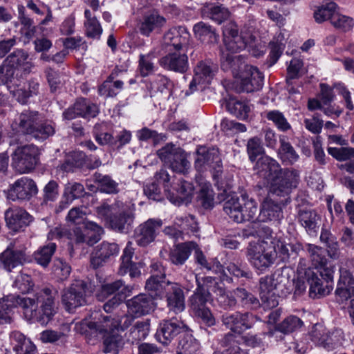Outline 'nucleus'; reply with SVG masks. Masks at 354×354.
<instances>
[{
    "mask_svg": "<svg viewBox=\"0 0 354 354\" xmlns=\"http://www.w3.org/2000/svg\"><path fill=\"white\" fill-rule=\"evenodd\" d=\"M55 293L44 288L34 298L10 295L0 299V325L10 324L12 321V308L21 306L25 318L32 322L46 324L55 313Z\"/></svg>",
    "mask_w": 354,
    "mask_h": 354,
    "instance_id": "1",
    "label": "nucleus"
},
{
    "mask_svg": "<svg viewBox=\"0 0 354 354\" xmlns=\"http://www.w3.org/2000/svg\"><path fill=\"white\" fill-rule=\"evenodd\" d=\"M254 169L270 185V192L278 196H288L297 187L299 174L296 170H282L277 161L268 156H261Z\"/></svg>",
    "mask_w": 354,
    "mask_h": 354,
    "instance_id": "2",
    "label": "nucleus"
},
{
    "mask_svg": "<svg viewBox=\"0 0 354 354\" xmlns=\"http://www.w3.org/2000/svg\"><path fill=\"white\" fill-rule=\"evenodd\" d=\"M292 283L286 270H277L271 275L263 277L259 280V294L261 300L268 308L276 307L279 302L277 297L286 296L292 289Z\"/></svg>",
    "mask_w": 354,
    "mask_h": 354,
    "instance_id": "3",
    "label": "nucleus"
},
{
    "mask_svg": "<svg viewBox=\"0 0 354 354\" xmlns=\"http://www.w3.org/2000/svg\"><path fill=\"white\" fill-rule=\"evenodd\" d=\"M246 257L251 266L262 273L274 264L277 252L267 236L264 239L250 242L247 248Z\"/></svg>",
    "mask_w": 354,
    "mask_h": 354,
    "instance_id": "4",
    "label": "nucleus"
},
{
    "mask_svg": "<svg viewBox=\"0 0 354 354\" xmlns=\"http://www.w3.org/2000/svg\"><path fill=\"white\" fill-rule=\"evenodd\" d=\"M119 203L112 205H102L97 207V216L113 230L127 233L132 227L134 214L127 208L119 209Z\"/></svg>",
    "mask_w": 354,
    "mask_h": 354,
    "instance_id": "5",
    "label": "nucleus"
},
{
    "mask_svg": "<svg viewBox=\"0 0 354 354\" xmlns=\"http://www.w3.org/2000/svg\"><path fill=\"white\" fill-rule=\"evenodd\" d=\"M224 212L236 223L256 219L258 213L257 203L246 195H242L241 202L238 198L227 199L223 205Z\"/></svg>",
    "mask_w": 354,
    "mask_h": 354,
    "instance_id": "6",
    "label": "nucleus"
},
{
    "mask_svg": "<svg viewBox=\"0 0 354 354\" xmlns=\"http://www.w3.org/2000/svg\"><path fill=\"white\" fill-rule=\"evenodd\" d=\"M157 155L174 172L185 174L190 168L187 153L173 143L162 147L157 151Z\"/></svg>",
    "mask_w": 354,
    "mask_h": 354,
    "instance_id": "7",
    "label": "nucleus"
},
{
    "mask_svg": "<svg viewBox=\"0 0 354 354\" xmlns=\"http://www.w3.org/2000/svg\"><path fill=\"white\" fill-rule=\"evenodd\" d=\"M37 147L31 145L19 146L12 154V167L19 174L28 173L35 169L39 160Z\"/></svg>",
    "mask_w": 354,
    "mask_h": 354,
    "instance_id": "8",
    "label": "nucleus"
},
{
    "mask_svg": "<svg viewBox=\"0 0 354 354\" xmlns=\"http://www.w3.org/2000/svg\"><path fill=\"white\" fill-rule=\"evenodd\" d=\"M194 166L199 171L212 169L214 179L218 182L221 178L222 163L219 152L216 149H207L205 147H199L196 151Z\"/></svg>",
    "mask_w": 354,
    "mask_h": 354,
    "instance_id": "9",
    "label": "nucleus"
},
{
    "mask_svg": "<svg viewBox=\"0 0 354 354\" xmlns=\"http://www.w3.org/2000/svg\"><path fill=\"white\" fill-rule=\"evenodd\" d=\"M91 291L82 281H77L63 292L62 301L67 311L71 312L77 307L85 305Z\"/></svg>",
    "mask_w": 354,
    "mask_h": 354,
    "instance_id": "10",
    "label": "nucleus"
},
{
    "mask_svg": "<svg viewBox=\"0 0 354 354\" xmlns=\"http://www.w3.org/2000/svg\"><path fill=\"white\" fill-rule=\"evenodd\" d=\"M238 92L252 93L261 90L263 85V75L255 66H245L238 77Z\"/></svg>",
    "mask_w": 354,
    "mask_h": 354,
    "instance_id": "11",
    "label": "nucleus"
},
{
    "mask_svg": "<svg viewBox=\"0 0 354 354\" xmlns=\"http://www.w3.org/2000/svg\"><path fill=\"white\" fill-rule=\"evenodd\" d=\"M257 317L249 313H225L221 317L223 324L234 334L241 335L252 327ZM232 334V333H230Z\"/></svg>",
    "mask_w": 354,
    "mask_h": 354,
    "instance_id": "12",
    "label": "nucleus"
},
{
    "mask_svg": "<svg viewBox=\"0 0 354 354\" xmlns=\"http://www.w3.org/2000/svg\"><path fill=\"white\" fill-rule=\"evenodd\" d=\"M189 330L187 326L176 317L163 320L156 333V339L161 344L167 345L177 335Z\"/></svg>",
    "mask_w": 354,
    "mask_h": 354,
    "instance_id": "13",
    "label": "nucleus"
},
{
    "mask_svg": "<svg viewBox=\"0 0 354 354\" xmlns=\"http://www.w3.org/2000/svg\"><path fill=\"white\" fill-rule=\"evenodd\" d=\"M37 192L38 189L35 182L28 177L24 176L10 185L7 196L12 201L29 200Z\"/></svg>",
    "mask_w": 354,
    "mask_h": 354,
    "instance_id": "14",
    "label": "nucleus"
},
{
    "mask_svg": "<svg viewBox=\"0 0 354 354\" xmlns=\"http://www.w3.org/2000/svg\"><path fill=\"white\" fill-rule=\"evenodd\" d=\"M224 51L231 54H236L248 46L245 37L239 35L237 26L234 23H228L224 26L223 30Z\"/></svg>",
    "mask_w": 354,
    "mask_h": 354,
    "instance_id": "15",
    "label": "nucleus"
},
{
    "mask_svg": "<svg viewBox=\"0 0 354 354\" xmlns=\"http://www.w3.org/2000/svg\"><path fill=\"white\" fill-rule=\"evenodd\" d=\"M217 71L216 65L211 62L201 61L198 62L194 68V75L186 95L193 93L196 90L197 84H209Z\"/></svg>",
    "mask_w": 354,
    "mask_h": 354,
    "instance_id": "16",
    "label": "nucleus"
},
{
    "mask_svg": "<svg viewBox=\"0 0 354 354\" xmlns=\"http://www.w3.org/2000/svg\"><path fill=\"white\" fill-rule=\"evenodd\" d=\"M129 315L139 317L152 313L156 308L154 298L147 294L138 295L126 303Z\"/></svg>",
    "mask_w": 354,
    "mask_h": 354,
    "instance_id": "17",
    "label": "nucleus"
},
{
    "mask_svg": "<svg viewBox=\"0 0 354 354\" xmlns=\"http://www.w3.org/2000/svg\"><path fill=\"white\" fill-rule=\"evenodd\" d=\"M165 297L169 311L178 314L185 309V294L179 283L167 281Z\"/></svg>",
    "mask_w": 354,
    "mask_h": 354,
    "instance_id": "18",
    "label": "nucleus"
},
{
    "mask_svg": "<svg viewBox=\"0 0 354 354\" xmlns=\"http://www.w3.org/2000/svg\"><path fill=\"white\" fill-rule=\"evenodd\" d=\"M162 225V221L159 218H149L140 224L135 230V239L140 246H147L153 242Z\"/></svg>",
    "mask_w": 354,
    "mask_h": 354,
    "instance_id": "19",
    "label": "nucleus"
},
{
    "mask_svg": "<svg viewBox=\"0 0 354 354\" xmlns=\"http://www.w3.org/2000/svg\"><path fill=\"white\" fill-rule=\"evenodd\" d=\"M160 65L165 69L183 73L189 68L188 57L186 50L170 52L159 59Z\"/></svg>",
    "mask_w": 354,
    "mask_h": 354,
    "instance_id": "20",
    "label": "nucleus"
},
{
    "mask_svg": "<svg viewBox=\"0 0 354 354\" xmlns=\"http://www.w3.org/2000/svg\"><path fill=\"white\" fill-rule=\"evenodd\" d=\"M26 261L25 252L22 250H16L12 243L0 254V267L8 272H11L15 268L23 265Z\"/></svg>",
    "mask_w": 354,
    "mask_h": 354,
    "instance_id": "21",
    "label": "nucleus"
},
{
    "mask_svg": "<svg viewBox=\"0 0 354 354\" xmlns=\"http://www.w3.org/2000/svg\"><path fill=\"white\" fill-rule=\"evenodd\" d=\"M133 315H125L119 321L113 318L111 315L102 316L97 323H90L89 327L94 328L100 333L113 332L115 330H124L132 323Z\"/></svg>",
    "mask_w": 354,
    "mask_h": 354,
    "instance_id": "22",
    "label": "nucleus"
},
{
    "mask_svg": "<svg viewBox=\"0 0 354 354\" xmlns=\"http://www.w3.org/2000/svg\"><path fill=\"white\" fill-rule=\"evenodd\" d=\"M335 293L339 302L354 296V277L346 268H339V278Z\"/></svg>",
    "mask_w": 354,
    "mask_h": 354,
    "instance_id": "23",
    "label": "nucleus"
},
{
    "mask_svg": "<svg viewBox=\"0 0 354 354\" xmlns=\"http://www.w3.org/2000/svg\"><path fill=\"white\" fill-rule=\"evenodd\" d=\"M39 88V84L35 80L19 84L11 83L8 86L10 93L21 104L26 103L30 97L37 95Z\"/></svg>",
    "mask_w": 354,
    "mask_h": 354,
    "instance_id": "24",
    "label": "nucleus"
},
{
    "mask_svg": "<svg viewBox=\"0 0 354 354\" xmlns=\"http://www.w3.org/2000/svg\"><path fill=\"white\" fill-rule=\"evenodd\" d=\"M37 120V112L25 111L15 116L11 123V127L17 133L31 136Z\"/></svg>",
    "mask_w": 354,
    "mask_h": 354,
    "instance_id": "25",
    "label": "nucleus"
},
{
    "mask_svg": "<svg viewBox=\"0 0 354 354\" xmlns=\"http://www.w3.org/2000/svg\"><path fill=\"white\" fill-rule=\"evenodd\" d=\"M305 277L309 286V296L313 299L329 295L333 289L332 284H324L321 279L310 269L305 272Z\"/></svg>",
    "mask_w": 354,
    "mask_h": 354,
    "instance_id": "26",
    "label": "nucleus"
},
{
    "mask_svg": "<svg viewBox=\"0 0 354 354\" xmlns=\"http://www.w3.org/2000/svg\"><path fill=\"white\" fill-rule=\"evenodd\" d=\"M189 39V34L183 27L171 28L164 35L165 45L174 47L175 50H186Z\"/></svg>",
    "mask_w": 354,
    "mask_h": 354,
    "instance_id": "27",
    "label": "nucleus"
},
{
    "mask_svg": "<svg viewBox=\"0 0 354 354\" xmlns=\"http://www.w3.org/2000/svg\"><path fill=\"white\" fill-rule=\"evenodd\" d=\"M221 66L225 71H230L234 77H238L245 66L243 55H236L221 50Z\"/></svg>",
    "mask_w": 354,
    "mask_h": 354,
    "instance_id": "28",
    "label": "nucleus"
},
{
    "mask_svg": "<svg viewBox=\"0 0 354 354\" xmlns=\"http://www.w3.org/2000/svg\"><path fill=\"white\" fill-rule=\"evenodd\" d=\"M4 66L10 69H17L30 73L33 67L31 59L28 53L21 49H17L10 54L4 60Z\"/></svg>",
    "mask_w": 354,
    "mask_h": 354,
    "instance_id": "29",
    "label": "nucleus"
},
{
    "mask_svg": "<svg viewBox=\"0 0 354 354\" xmlns=\"http://www.w3.org/2000/svg\"><path fill=\"white\" fill-rule=\"evenodd\" d=\"M5 219L8 226L15 231L28 225L32 221L31 216L20 207L8 209L5 213Z\"/></svg>",
    "mask_w": 354,
    "mask_h": 354,
    "instance_id": "30",
    "label": "nucleus"
},
{
    "mask_svg": "<svg viewBox=\"0 0 354 354\" xmlns=\"http://www.w3.org/2000/svg\"><path fill=\"white\" fill-rule=\"evenodd\" d=\"M283 217L282 202H274L269 198H266L263 201L258 216V218L260 221L279 222Z\"/></svg>",
    "mask_w": 354,
    "mask_h": 354,
    "instance_id": "31",
    "label": "nucleus"
},
{
    "mask_svg": "<svg viewBox=\"0 0 354 354\" xmlns=\"http://www.w3.org/2000/svg\"><path fill=\"white\" fill-rule=\"evenodd\" d=\"M166 24V19L156 10L146 13L139 26L140 33L149 36L153 31H159Z\"/></svg>",
    "mask_w": 354,
    "mask_h": 354,
    "instance_id": "32",
    "label": "nucleus"
},
{
    "mask_svg": "<svg viewBox=\"0 0 354 354\" xmlns=\"http://www.w3.org/2000/svg\"><path fill=\"white\" fill-rule=\"evenodd\" d=\"M167 281H165V269L162 265L158 263L151 265V276L146 281V289L160 295L162 291L165 292V286Z\"/></svg>",
    "mask_w": 354,
    "mask_h": 354,
    "instance_id": "33",
    "label": "nucleus"
},
{
    "mask_svg": "<svg viewBox=\"0 0 354 354\" xmlns=\"http://www.w3.org/2000/svg\"><path fill=\"white\" fill-rule=\"evenodd\" d=\"M197 288L194 294L189 298V306L192 312L195 315L205 308H207L206 304L211 300L210 293L200 284V278L196 275Z\"/></svg>",
    "mask_w": 354,
    "mask_h": 354,
    "instance_id": "34",
    "label": "nucleus"
},
{
    "mask_svg": "<svg viewBox=\"0 0 354 354\" xmlns=\"http://www.w3.org/2000/svg\"><path fill=\"white\" fill-rule=\"evenodd\" d=\"M118 245L115 243L103 242L99 245L93 253L91 263L94 268L101 266L111 257L118 254Z\"/></svg>",
    "mask_w": 354,
    "mask_h": 354,
    "instance_id": "35",
    "label": "nucleus"
},
{
    "mask_svg": "<svg viewBox=\"0 0 354 354\" xmlns=\"http://www.w3.org/2000/svg\"><path fill=\"white\" fill-rule=\"evenodd\" d=\"M103 230L99 225L89 223L86 225L84 232L79 227L74 229L75 242L77 243L86 242L89 245H93L100 239Z\"/></svg>",
    "mask_w": 354,
    "mask_h": 354,
    "instance_id": "36",
    "label": "nucleus"
},
{
    "mask_svg": "<svg viewBox=\"0 0 354 354\" xmlns=\"http://www.w3.org/2000/svg\"><path fill=\"white\" fill-rule=\"evenodd\" d=\"M194 194L193 185L186 180H180L172 192H169L168 198L176 205L189 203Z\"/></svg>",
    "mask_w": 354,
    "mask_h": 354,
    "instance_id": "37",
    "label": "nucleus"
},
{
    "mask_svg": "<svg viewBox=\"0 0 354 354\" xmlns=\"http://www.w3.org/2000/svg\"><path fill=\"white\" fill-rule=\"evenodd\" d=\"M84 194L85 189L82 184L77 182H68L64 186L63 193L65 201L60 202L59 210L62 211L75 199L84 196Z\"/></svg>",
    "mask_w": 354,
    "mask_h": 354,
    "instance_id": "38",
    "label": "nucleus"
},
{
    "mask_svg": "<svg viewBox=\"0 0 354 354\" xmlns=\"http://www.w3.org/2000/svg\"><path fill=\"white\" fill-rule=\"evenodd\" d=\"M10 339L16 354H35L36 346L20 332H12Z\"/></svg>",
    "mask_w": 354,
    "mask_h": 354,
    "instance_id": "39",
    "label": "nucleus"
},
{
    "mask_svg": "<svg viewBox=\"0 0 354 354\" xmlns=\"http://www.w3.org/2000/svg\"><path fill=\"white\" fill-rule=\"evenodd\" d=\"M117 73L112 72L107 79L99 87L98 91L100 95L108 97L116 96L123 88L122 81L117 80Z\"/></svg>",
    "mask_w": 354,
    "mask_h": 354,
    "instance_id": "40",
    "label": "nucleus"
},
{
    "mask_svg": "<svg viewBox=\"0 0 354 354\" xmlns=\"http://www.w3.org/2000/svg\"><path fill=\"white\" fill-rule=\"evenodd\" d=\"M197 245L192 241L177 245L170 252L171 262L175 265H183L189 257L191 251Z\"/></svg>",
    "mask_w": 354,
    "mask_h": 354,
    "instance_id": "41",
    "label": "nucleus"
},
{
    "mask_svg": "<svg viewBox=\"0 0 354 354\" xmlns=\"http://www.w3.org/2000/svg\"><path fill=\"white\" fill-rule=\"evenodd\" d=\"M279 142L280 146L277 151L278 157L286 165H294L299 159V154L284 136L280 138Z\"/></svg>",
    "mask_w": 354,
    "mask_h": 354,
    "instance_id": "42",
    "label": "nucleus"
},
{
    "mask_svg": "<svg viewBox=\"0 0 354 354\" xmlns=\"http://www.w3.org/2000/svg\"><path fill=\"white\" fill-rule=\"evenodd\" d=\"M319 220V216L313 209H302L298 212V221L308 233L317 231Z\"/></svg>",
    "mask_w": 354,
    "mask_h": 354,
    "instance_id": "43",
    "label": "nucleus"
},
{
    "mask_svg": "<svg viewBox=\"0 0 354 354\" xmlns=\"http://www.w3.org/2000/svg\"><path fill=\"white\" fill-rule=\"evenodd\" d=\"M303 324L304 323L299 317L295 315H290L276 325L274 330L269 332V335L274 336L277 332L284 335L290 334L301 328Z\"/></svg>",
    "mask_w": 354,
    "mask_h": 354,
    "instance_id": "44",
    "label": "nucleus"
},
{
    "mask_svg": "<svg viewBox=\"0 0 354 354\" xmlns=\"http://www.w3.org/2000/svg\"><path fill=\"white\" fill-rule=\"evenodd\" d=\"M193 30L196 37L203 43L214 44L218 41V35L215 30L203 21L195 24Z\"/></svg>",
    "mask_w": 354,
    "mask_h": 354,
    "instance_id": "45",
    "label": "nucleus"
},
{
    "mask_svg": "<svg viewBox=\"0 0 354 354\" xmlns=\"http://www.w3.org/2000/svg\"><path fill=\"white\" fill-rule=\"evenodd\" d=\"M93 178L100 192L109 194H115L120 192L119 183L111 176L96 172L93 174Z\"/></svg>",
    "mask_w": 354,
    "mask_h": 354,
    "instance_id": "46",
    "label": "nucleus"
},
{
    "mask_svg": "<svg viewBox=\"0 0 354 354\" xmlns=\"http://www.w3.org/2000/svg\"><path fill=\"white\" fill-rule=\"evenodd\" d=\"M286 32L280 31L270 41V45L271 47L270 53L269 55V66H271L274 64L280 57L282 51L284 48L286 37Z\"/></svg>",
    "mask_w": 354,
    "mask_h": 354,
    "instance_id": "47",
    "label": "nucleus"
},
{
    "mask_svg": "<svg viewBox=\"0 0 354 354\" xmlns=\"http://www.w3.org/2000/svg\"><path fill=\"white\" fill-rule=\"evenodd\" d=\"M86 20L84 22L85 34L92 39H99L102 33V28L97 19L92 15L89 10L84 11Z\"/></svg>",
    "mask_w": 354,
    "mask_h": 354,
    "instance_id": "48",
    "label": "nucleus"
},
{
    "mask_svg": "<svg viewBox=\"0 0 354 354\" xmlns=\"http://www.w3.org/2000/svg\"><path fill=\"white\" fill-rule=\"evenodd\" d=\"M198 342L189 334H185L179 340L177 346V354H198L200 352Z\"/></svg>",
    "mask_w": 354,
    "mask_h": 354,
    "instance_id": "49",
    "label": "nucleus"
},
{
    "mask_svg": "<svg viewBox=\"0 0 354 354\" xmlns=\"http://www.w3.org/2000/svg\"><path fill=\"white\" fill-rule=\"evenodd\" d=\"M198 203L205 209H212L214 205V192L209 183L201 185L198 195Z\"/></svg>",
    "mask_w": 354,
    "mask_h": 354,
    "instance_id": "50",
    "label": "nucleus"
},
{
    "mask_svg": "<svg viewBox=\"0 0 354 354\" xmlns=\"http://www.w3.org/2000/svg\"><path fill=\"white\" fill-rule=\"evenodd\" d=\"M111 333L104 337L103 352L118 354L123 346V339L121 335L114 333V331Z\"/></svg>",
    "mask_w": 354,
    "mask_h": 354,
    "instance_id": "51",
    "label": "nucleus"
},
{
    "mask_svg": "<svg viewBox=\"0 0 354 354\" xmlns=\"http://www.w3.org/2000/svg\"><path fill=\"white\" fill-rule=\"evenodd\" d=\"M174 223L175 225L180 229L181 234L183 232L186 234H194L197 232L198 230V223L195 217L192 215L177 216Z\"/></svg>",
    "mask_w": 354,
    "mask_h": 354,
    "instance_id": "52",
    "label": "nucleus"
},
{
    "mask_svg": "<svg viewBox=\"0 0 354 354\" xmlns=\"http://www.w3.org/2000/svg\"><path fill=\"white\" fill-rule=\"evenodd\" d=\"M131 292V289L124 284L122 280H117L114 282L106 283L102 287L101 293L104 295H116L114 296L127 297Z\"/></svg>",
    "mask_w": 354,
    "mask_h": 354,
    "instance_id": "53",
    "label": "nucleus"
},
{
    "mask_svg": "<svg viewBox=\"0 0 354 354\" xmlns=\"http://www.w3.org/2000/svg\"><path fill=\"white\" fill-rule=\"evenodd\" d=\"M75 109L80 117L85 118H94L98 113L97 106L84 98L78 99L75 102Z\"/></svg>",
    "mask_w": 354,
    "mask_h": 354,
    "instance_id": "54",
    "label": "nucleus"
},
{
    "mask_svg": "<svg viewBox=\"0 0 354 354\" xmlns=\"http://www.w3.org/2000/svg\"><path fill=\"white\" fill-rule=\"evenodd\" d=\"M55 250L56 244L55 243H50L35 252L34 259L38 264L46 267L49 264Z\"/></svg>",
    "mask_w": 354,
    "mask_h": 354,
    "instance_id": "55",
    "label": "nucleus"
},
{
    "mask_svg": "<svg viewBox=\"0 0 354 354\" xmlns=\"http://www.w3.org/2000/svg\"><path fill=\"white\" fill-rule=\"evenodd\" d=\"M234 295L245 308L256 309L260 306L259 299L244 288H236L234 290Z\"/></svg>",
    "mask_w": 354,
    "mask_h": 354,
    "instance_id": "56",
    "label": "nucleus"
},
{
    "mask_svg": "<svg viewBox=\"0 0 354 354\" xmlns=\"http://www.w3.org/2000/svg\"><path fill=\"white\" fill-rule=\"evenodd\" d=\"M344 339V332L342 329L327 330V335L324 339L322 347L328 351L334 349L338 345L342 344Z\"/></svg>",
    "mask_w": 354,
    "mask_h": 354,
    "instance_id": "57",
    "label": "nucleus"
},
{
    "mask_svg": "<svg viewBox=\"0 0 354 354\" xmlns=\"http://www.w3.org/2000/svg\"><path fill=\"white\" fill-rule=\"evenodd\" d=\"M320 241L325 243L328 247V255L333 259H337L339 257V247L335 237L330 231L322 229L320 234Z\"/></svg>",
    "mask_w": 354,
    "mask_h": 354,
    "instance_id": "58",
    "label": "nucleus"
},
{
    "mask_svg": "<svg viewBox=\"0 0 354 354\" xmlns=\"http://www.w3.org/2000/svg\"><path fill=\"white\" fill-rule=\"evenodd\" d=\"M227 108L232 114L241 119L246 118L250 111V108L247 103L233 98H230L227 102Z\"/></svg>",
    "mask_w": 354,
    "mask_h": 354,
    "instance_id": "59",
    "label": "nucleus"
},
{
    "mask_svg": "<svg viewBox=\"0 0 354 354\" xmlns=\"http://www.w3.org/2000/svg\"><path fill=\"white\" fill-rule=\"evenodd\" d=\"M306 250L313 261V264L316 266H323L327 263L326 257V250L321 247L313 244H308L306 245Z\"/></svg>",
    "mask_w": 354,
    "mask_h": 354,
    "instance_id": "60",
    "label": "nucleus"
},
{
    "mask_svg": "<svg viewBox=\"0 0 354 354\" xmlns=\"http://www.w3.org/2000/svg\"><path fill=\"white\" fill-rule=\"evenodd\" d=\"M195 250V258L198 264H200L203 268L207 269V270H212L214 272H220L223 271V266L220 263L219 261L214 259L211 261H208L205 255L203 254L202 251L196 247Z\"/></svg>",
    "mask_w": 354,
    "mask_h": 354,
    "instance_id": "61",
    "label": "nucleus"
},
{
    "mask_svg": "<svg viewBox=\"0 0 354 354\" xmlns=\"http://www.w3.org/2000/svg\"><path fill=\"white\" fill-rule=\"evenodd\" d=\"M337 5L334 2H330L320 7L314 14V17L317 23H322L329 20L332 23V17L336 13Z\"/></svg>",
    "mask_w": 354,
    "mask_h": 354,
    "instance_id": "62",
    "label": "nucleus"
},
{
    "mask_svg": "<svg viewBox=\"0 0 354 354\" xmlns=\"http://www.w3.org/2000/svg\"><path fill=\"white\" fill-rule=\"evenodd\" d=\"M55 133V127L51 122H45L37 124L33 129L31 136L37 140H46Z\"/></svg>",
    "mask_w": 354,
    "mask_h": 354,
    "instance_id": "63",
    "label": "nucleus"
},
{
    "mask_svg": "<svg viewBox=\"0 0 354 354\" xmlns=\"http://www.w3.org/2000/svg\"><path fill=\"white\" fill-rule=\"evenodd\" d=\"M268 120L272 121L277 129L281 131H286L291 128L290 124L284 117L283 114L277 110L268 111L266 113Z\"/></svg>",
    "mask_w": 354,
    "mask_h": 354,
    "instance_id": "64",
    "label": "nucleus"
}]
</instances>
